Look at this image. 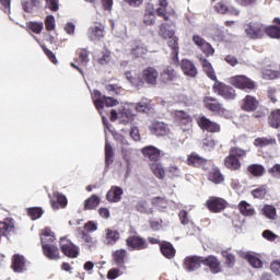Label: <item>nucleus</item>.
<instances>
[{"label": "nucleus", "mask_w": 280, "mask_h": 280, "mask_svg": "<svg viewBox=\"0 0 280 280\" xmlns=\"http://www.w3.org/2000/svg\"><path fill=\"white\" fill-rule=\"evenodd\" d=\"M130 108H136L138 113H145V110L150 108V103L148 100H144L137 104H126L119 113L112 109L110 121H117V119H119L121 124H130V121L135 119V114H132Z\"/></svg>", "instance_id": "nucleus-1"}, {"label": "nucleus", "mask_w": 280, "mask_h": 280, "mask_svg": "<svg viewBox=\"0 0 280 280\" xmlns=\"http://www.w3.org/2000/svg\"><path fill=\"white\" fill-rule=\"evenodd\" d=\"M56 241V235L51 229H45L40 236L42 248L47 259H60V250L56 245H51Z\"/></svg>", "instance_id": "nucleus-2"}, {"label": "nucleus", "mask_w": 280, "mask_h": 280, "mask_svg": "<svg viewBox=\"0 0 280 280\" xmlns=\"http://www.w3.org/2000/svg\"><path fill=\"white\" fill-rule=\"evenodd\" d=\"M244 33L246 38L259 40V38H264V34H266V26L259 22H249L244 25Z\"/></svg>", "instance_id": "nucleus-3"}, {"label": "nucleus", "mask_w": 280, "mask_h": 280, "mask_svg": "<svg viewBox=\"0 0 280 280\" xmlns=\"http://www.w3.org/2000/svg\"><path fill=\"white\" fill-rule=\"evenodd\" d=\"M115 139L116 141L120 142L122 159L126 161V163L130 164V161H132V159L139 154V151L137 149H132L124 136L116 135Z\"/></svg>", "instance_id": "nucleus-4"}, {"label": "nucleus", "mask_w": 280, "mask_h": 280, "mask_svg": "<svg viewBox=\"0 0 280 280\" xmlns=\"http://www.w3.org/2000/svg\"><path fill=\"white\" fill-rule=\"evenodd\" d=\"M206 108L208 110H211L212 113H215L217 115H220L221 117H224L225 119H229L231 117V112H229L226 108L222 107V104L218 102L217 98H213L211 96H207L203 100Z\"/></svg>", "instance_id": "nucleus-5"}, {"label": "nucleus", "mask_w": 280, "mask_h": 280, "mask_svg": "<svg viewBox=\"0 0 280 280\" xmlns=\"http://www.w3.org/2000/svg\"><path fill=\"white\" fill-rule=\"evenodd\" d=\"M230 84L235 86V89H240L241 91H253L255 89V81L250 80L246 75H235L230 78Z\"/></svg>", "instance_id": "nucleus-6"}, {"label": "nucleus", "mask_w": 280, "mask_h": 280, "mask_svg": "<svg viewBox=\"0 0 280 280\" xmlns=\"http://www.w3.org/2000/svg\"><path fill=\"white\" fill-rule=\"evenodd\" d=\"M59 244H60L61 253H63L66 257L75 259V257L80 255V247L72 244L69 238L61 237Z\"/></svg>", "instance_id": "nucleus-7"}, {"label": "nucleus", "mask_w": 280, "mask_h": 280, "mask_svg": "<svg viewBox=\"0 0 280 280\" xmlns=\"http://www.w3.org/2000/svg\"><path fill=\"white\" fill-rule=\"evenodd\" d=\"M214 93H218L223 100H235L237 97V94L235 93V89L231 88V85H226L224 83H220L215 81L214 85Z\"/></svg>", "instance_id": "nucleus-8"}, {"label": "nucleus", "mask_w": 280, "mask_h": 280, "mask_svg": "<svg viewBox=\"0 0 280 280\" xmlns=\"http://www.w3.org/2000/svg\"><path fill=\"white\" fill-rule=\"evenodd\" d=\"M173 115L175 119L179 122L180 128L184 132H189L191 130V116L185 110H174Z\"/></svg>", "instance_id": "nucleus-9"}, {"label": "nucleus", "mask_w": 280, "mask_h": 280, "mask_svg": "<svg viewBox=\"0 0 280 280\" xmlns=\"http://www.w3.org/2000/svg\"><path fill=\"white\" fill-rule=\"evenodd\" d=\"M192 43L197 45L199 49L206 55V56H213L215 54V49L211 47V44H209L205 38L200 37L199 35L192 36Z\"/></svg>", "instance_id": "nucleus-10"}, {"label": "nucleus", "mask_w": 280, "mask_h": 280, "mask_svg": "<svg viewBox=\"0 0 280 280\" xmlns=\"http://www.w3.org/2000/svg\"><path fill=\"white\" fill-rule=\"evenodd\" d=\"M159 80V70L152 67H149L142 72V82L151 86H156V81Z\"/></svg>", "instance_id": "nucleus-11"}, {"label": "nucleus", "mask_w": 280, "mask_h": 280, "mask_svg": "<svg viewBox=\"0 0 280 280\" xmlns=\"http://www.w3.org/2000/svg\"><path fill=\"white\" fill-rule=\"evenodd\" d=\"M149 130L151 135H155V137H166V135L170 132V127L165 125V122L153 121L149 126Z\"/></svg>", "instance_id": "nucleus-12"}, {"label": "nucleus", "mask_w": 280, "mask_h": 280, "mask_svg": "<svg viewBox=\"0 0 280 280\" xmlns=\"http://www.w3.org/2000/svg\"><path fill=\"white\" fill-rule=\"evenodd\" d=\"M198 126L202 128V130H207L208 132H220V125L218 122L209 120V118L205 116H200L197 119Z\"/></svg>", "instance_id": "nucleus-13"}, {"label": "nucleus", "mask_w": 280, "mask_h": 280, "mask_svg": "<svg viewBox=\"0 0 280 280\" xmlns=\"http://www.w3.org/2000/svg\"><path fill=\"white\" fill-rule=\"evenodd\" d=\"M201 264H203V266H208L213 275L222 272V266L220 265V260L215 256H208L206 258H201Z\"/></svg>", "instance_id": "nucleus-14"}, {"label": "nucleus", "mask_w": 280, "mask_h": 280, "mask_svg": "<svg viewBox=\"0 0 280 280\" xmlns=\"http://www.w3.org/2000/svg\"><path fill=\"white\" fill-rule=\"evenodd\" d=\"M104 36V25L102 24H94L89 27L88 30V38L95 43V40H102Z\"/></svg>", "instance_id": "nucleus-15"}, {"label": "nucleus", "mask_w": 280, "mask_h": 280, "mask_svg": "<svg viewBox=\"0 0 280 280\" xmlns=\"http://www.w3.org/2000/svg\"><path fill=\"white\" fill-rule=\"evenodd\" d=\"M208 209L213 213H220L223 209L226 208V201L222 198L211 197L208 202Z\"/></svg>", "instance_id": "nucleus-16"}, {"label": "nucleus", "mask_w": 280, "mask_h": 280, "mask_svg": "<svg viewBox=\"0 0 280 280\" xmlns=\"http://www.w3.org/2000/svg\"><path fill=\"white\" fill-rule=\"evenodd\" d=\"M180 67L184 75H187L188 78H196V75H198V68H196V65L192 63L191 60L183 59Z\"/></svg>", "instance_id": "nucleus-17"}, {"label": "nucleus", "mask_w": 280, "mask_h": 280, "mask_svg": "<svg viewBox=\"0 0 280 280\" xmlns=\"http://www.w3.org/2000/svg\"><path fill=\"white\" fill-rule=\"evenodd\" d=\"M258 107L259 101L250 95H246L241 103L242 110H246V113H253V110H257Z\"/></svg>", "instance_id": "nucleus-18"}, {"label": "nucleus", "mask_w": 280, "mask_h": 280, "mask_svg": "<svg viewBox=\"0 0 280 280\" xmlns=\"http://www.w3.org/2000/svg\"><path fill=\"white\" fill-rule=\"evenodd\" d=\"M178 78V73L172 67H166L160 74V80L163 84H172V82L176 81Z\"/></svg>", "instance_id": "nucleus-19"}, {"label": "nucleus", "mask_w": 280, "mask_h": 280, "mask_svg": "<svg viewBox=\"0 0 280 280\" xmlns=\"http://www.w3.org/2000/svg\"><path fill=\"white\" fill-rule=\"evenodd\" d=\"M200 264H202V258L198 256L186 257L184 260V268L187 272H194V270L200 268Z\"/></svg>", "instance_id": "nucleus-20"}, {"label": "nucleus", "mask_w": 280, "mask_h": 280, "mask_svg": "<svg viewBox=\"0 0 280 280\" xmlns=\"http://www.w3.org/2000/svg\"><path fill=\"white\" fill-rule=\"evenodd\" d=\"M125 75L128 82L132 84V86H136L137 89H142L144 82L143 79H141V77L139 75V72H137V70L127 71Z\"/></svg>", "instance_id": "nucleus-21"}, {"label": "nucleus", "mask_w": 280, "mask_h": 280, "mask_svg": "<svg viewBox=\"0 0 280 280\" xmlns=\"http://www.w3.org/2000/svg\"><path fill=\"white\" fill-rule=\"evenodd\" d=\"M124 196V189L119 186H113L106 194V200L108 202H119Z\"/></svg>", "instance_id": "nucleus-22"}, {"label": "nucleus", "mask_w": 280, "mask_h": 280, "mask_svg": "<svg viewBox=\"0 0 280 280\" xmlns=\"http://www.w3.org/2000/svg\"><path fill=\"white\" fill-rule=\"evenodd\" d=\"M127 246L131 250H143L145 248V241L139 236H129L127 238Z\"/></svg>", "instance_id": "nucleus-23"}, {"label": "nucleus", "mask_w": 280, "mask_h": 280, "mask_svg": "<svg viewBox=\"0 0 280 280\" xmlns=\"http://www.w3.org/2000/svg\"><path fill=\"white\" fill-rule=\"evenodd\" d=\"M214 10L219 14H232L233 16H240V10L234 7H228L226 3L222 1L214 5Z\"/></svg>", "instance_id": "nucleus-24"}, {"label": "nucleus", "mask_w": 280, "mask_h": 280, "mask_svg": "<svg viewBox=\"0 0 280 280\" xmlns=\"http://www.w3.org/2000/svg\"><path fill=\"white\" fill-rule=\"evenodd\" d=\"M118 240H119V232L110 229L105 230L104 244H106V246H115Z\"/></svg>", "instance_id": "nucleus-25"}, {"label": "nucleus", "mask_w": 280, "mask_h": 280, "mask_svg": "<svg viewBox=\"0 0 280 280\" xmlns=\"http://www.w3.org/2000/svg\"><path fill=\"white\" fill-rule=\"evenodd\" d=\"M142 154L150 161H156L158 159H161V151L152 145L143 148Z\"/></svg>", "instance_id": "nucleus-26"}, {"label": "nucleus", "mask_w": 280, "mask_h": 280, "mask_svg": "<svg viewBox=\"0 0 280 280\" xmlns=\"http://www.w3.org/2000/svg\"><path fill=\"white\" fill-rule=\"evenodd\" d=\"M161 253L166 257V259H172L176 255V249L172 245V243L163 242L160 245Z\"/></svg>", "instance_id": "nucleus-27"}, {"label": "nucleus", "mask_w": 280, "mask_h": 280, "mask_svg": "<svg viewBox=\"0 0 280 280\" xmlns=\"http://www.w3.org/2000/svg\"><path fill=\"white\" fill-rule=\"evenodd\" d=\"M12 231H14V220L5 219L3 222H0V233L4 237H8Z\"/></svg>", "instance_id": "nucleus-28"}, {"label": "nucleus", "mask_w": 280, "mask_h": 280, "mask_svg": "<svg viewBox=\"0 0 280 280\" xmlns=\"http://www.w3.org/2000/svg\"><path fill=\"white\" fill-rule=\"evenodd\" d=\"M131 51L137 58H142V56L148 54V48L141 42H133Z\"/></svg>", "instance_id": "nucleus-29"}, {"label": "nucleus", "mask_w": 280, "mask_h": 280, "mask_svg": "<svg viewBox=\"0 0 280 280\" xmlns=\"http://www.w3.org/2000/svg\"><path fill=\"white\" fill-rule=\"evenodd\" d=\"M104 96L102 95V92L94 90L92 93V100L95 104V107L97 108L100 115H102V110H104Z\"/></svg>", "instance_id": "nucleus-30"}, {"label": "nucleus", "mask_w": 280, "mask_h": 280, "mask_svg": "<svg viewBox=\"0 0 280 280\" xmlns=\"http://www.w3.org/2000/svg\"><path fill=\"white\" fill-rule=\"evenodd\" d=\"M167 40H168V47L172 48L173 60H175V62H178V54H179V50H178V37L173 35Z\"/></svg>", "instance_id": "nucleus-31"}, {"label": "nucleus", "mask_w": 280, "mask_h": 280, "mask_svg": "<svg viewBox=\"0 0 280 280\" xmlns=\"http://www.w3.org/2000/svg\"><path fill=\"white\" fill-rule=\"evenodd\" d=\"M12 268L15 272H23L25 270V258L21 255L13 256Z\"/></svg>", "instance_id": "nucleus-32"}, {"label": "nucleus", "mask_w": 280, "mask_h": 280, "mask_svg": "<svg viewBox=\"0 0 280 280\" xmlns=\"http://www.w3.org/2000/svg\"><path fill=\"white\" fill-rule=\"evenodd\" d=\"M188 165H192V167H202L205 163H207V160L205 158H200V155L192 153L188 156L187 160Z\"/></svg>", "instance_id": "nucleus-33"}, {"label": "nucleus", "mask_w": 280, "mask_h": 280, "mask_svg": "<svg viewBox=\"0 0 280 280\" xmlns=\"http://www.w3.org/2000/svg\"><path fill=\"white\" fill-rule=\"evenodd\" d=\"M208 178L211 183H214V185L224 183V175H222L218 168L210 171Z\"/></svg>", "instance_id": "nucleus-34"}, {"label": "nucleus", "mask_w": 280, "mask_h": 280, "mask_svg": "<svg viewBox=\"0 0 280 280\" xmlns=\"http://www.w3.org/2000/svg\"><path fill=\"white\" fill-rule=\"evenodd\" d=\"M82 235V240L84 242V246H86V248H89V250H93V248H95L97 246V240L93 238V236H91V234L86 233V232H81Z\"/></svg>", "instance_id": "nucleus-35"}, {"label": "nucleus", "mask_w": 280, "mask_h": 280, "mask_svg": "<svg viewBox=\"0 0 280 280\" xmlns=\"http://www.w3.org/2000/svg\"><path fill=\"white\" fill-rule=\"evenodd\" d=\"M202 68L208 78H210V80L218 82V77H215V71L213 70V66H211V62H209V60H202Z\"/></svg>", "instance_id": "nucleus-36"}, {"label": "nucleus", "mask_w": 280, "mask_h": 280, "mask_svg": "<svg viewBox=\"0 0 280 280\" xmlns=\"http://www.w3.org/2000/svg\"><path fill=\"white\" fill-rule=\"evenodd\" d=\"M261 213L268 220H277V218H278L277 208H275L273 206H270V205L264 206L261 209Z\"/></svg>", "instance_id": "nucleus-37"}, {"label": "nucleus", "mask_w": 280, "mask_h": 280, "mask_svg": "<svg viewBox=\"0 0 280 280\" xmlns=\"http://www.w3.org/2000/svg\"><path fill=\"white\" fill-rule=\"evenodd\" d=\"M128 255V252L126 249H118L114 252L113 258L116 264V266H124L126 264V256Z\"/></svg>", "instance_id": "nucleus-38"}, {"label": "nucleus", "mask_w": 280, "mask_h": 280, "mask_svg": "<svg viewBox=\"0 0 280 280\" xmlns=\"http://www.w3.org/2000/svg\"><path fill=\"white\" fill-rule=\"evenodd\" d=\"M268 122L271 128H280V109H275L270 113Z\"/></svg>", "instance_id": "nucleus-39"}, {"label": "nucleus", "mask_w": 280, "mask_h": 280, "mask_svg": "<svg viewBox=\"0 0 280 280\" xmlns=\"http://www.w3.org/2000/svg\"><path fill=\"white\" fill-rule=\"evenodd\" d=\"M101 199L97 197V195H92L90 198H88L84 202V209L85 210H93L96 209V207H100Z\"/></svg>", "instance_id": "nucleus-40"}, {"label": "nucleus", "mask_w": 280, "mask_h": 280, "mask_svg": "<svg viewBox=\"0 0 280 280\" xmlns=\"http://www.w3.org/2000/svg\"><path fill=\"white\" fill-rule=\"evenodd\" d=\"M159 35L167 40L168 38H172V36H174V30H172V26L170 24H162L160 26Z\"/></svg>", "instance_id": "nucleus-41"}, {"label": "nucleus", "mask_w": 280, "mask_h": 280, "mask_svg": "<svg viewBox=\"0 0 280 280\" xmlns=\"http://www.w3.org/2000/svg\"><path fill=\"white\" fill-rule=\"evenodd\" d=\"M275 143H277V140L272 138H257L254 141L256 148H266V145H275Z\"/></svg>", "instance_id": "nucleus-42"}, {"label": "nucleus", "mask_w": 280, "mask_h": 280, "mask_svg": "<svg viewBox=\"0 0 280 280\" xmlns=\"http://www.w3.org/2000/svg\"><path fill=\"white\" fill-rule=\"evenodd\" d=\"M241 163L240 160L237 158H234L233 155H229L225 159V166L228 167V170H240L241 167Z\"/></svg>", "instance_id": "nucleus-43"}, {"label": "nucleus", "mask_w": 280, "mask_h": 280, "mask_svg": "<svg viewBox=\"0 0 280 280\" xmlns=\"http://www.w3.org/2000/svg\"><path fill=\"white\" fill-rule=\"evenodd\" d=\"M114 156H115V152L113 151V145H110V142L106 141V143H105V163H106V165H110L113 163Z\"/></svg>", "instance_id": "nucleus-44"}, {"label": "nucleus", "mask_w": 280, "mask_h": 280, "mask_svg": "<svg viewBox=\"0 0 280 280\" xmlns=\"http://www.w3.org/2000/svg\"><path fill=\"white\" fill-rule=\"evenodd\" d=\"M151 171L153 172L154 176H156V178H165V170H163V165H161V163H152Z\"/></svg>", "instance_id": "nucleus-45"}, {"label": "nucleus", "mask_w": 280, "mask_h": 280, "mask_svg": "<svg viewBox=\"0 0 280 280\" xmlns=\"http://www.w3.org/2000/svg\"><path fill=\"white\" fill-rule=\"evenodd\" d=\"M245 259L248 261V264H250V266H253V268H261V266H264L261 259L253 254H246Z\"/></svg>", "instance_id": "nucleus-46"}, {"label": "nucleus", "mask_w": 280, "mask_h": 280, "mask_svg": "<svg viewBox=\"0 0 280 280\" xmlns=\"http://www.w3.org/2000/svg\"><path fill=\"white\" fill-rule=\"evenodd\" d=\"M240 211L243 215H255V209L246 201L240 203Z\"/></svg>", "instance_id": "nucleus-47"}, {"label": "nucleus", "mask_w": 280, "mask_h": 280, "mask_svg": "<svg viewBox=\"0 0 280 280\" xmlns=\"http://www.w3.org/2000/svg\"><path fill=\"white\" fill-rule=\"evenodd\" d=\"M221 255L225 258V264L229 268H233L235 266V255L231 254L229 250H222Z\"/></svg>", "instance_id": "nucleus-48"}, {"label": "nucleus", "mask_w": 280, "mask_h": 280, "mask_svg": "<svg viewBox=\"0 0 280 280\" xmlns=\"http://www.w3.org/2000/svg\"><path fill=\"white\" fill-rule=\"evenodd\" d=\"M39 0L22 1L24 12H34V8H38Z\"/></svg>", "instance_id": "nucleus-49"}, {"label": "nucleus", "mask_w": 280, "mask_h": 280, "mask_svg": "<svg viewBox=\"0 0 280 280\" xmlns=\"http://www.w3.org/2000/svg\"><path fill=\"white\" fill-rule=\"evenodd\" d=\"M265 34L270 36V38H280V27L279 26H265Z\"/></svg>", "instance_id": "nucleus-50"}, {"label": "nucleus", "mask_w": 280, "mask_h": 280, "mask_svg": "<svg viewBox=\"0 0 280 280\" xmlns=\"http://www.w3.org/2000/svg\"><path fill=\"white\" fill-rule=\"evenodd\" d=\"M248 172L252 173L253 176H264L266 170L259 164H254L248 167Z\"/></svg>", "instance_id": "nucleus-51"}, {"label": "nucleus", "mask_w": 280, "mask_h": 280, "mask_svg": "<svg viewBox=\"0 0 280 280\" xmlns=\"http://www.w3.org/2000/svg\"><path fill=\"white\" fill-rule=\"evenodd\" d=\"M27 27L28 30H31V32H34V34H40L45 25L43 24V22H30Z\"/></svg>", "instance_id": "nucleus-52"}, {"label": "nucleus", "mask_w": 280, "mask_h": 280, "mask_svg": "<svg viewBox=\"0 0 280 280\" xmlns=\"http://www.w3.org/2000/svg\"><path fill=\"white\" fill-rule=\"evenodd\" d=\"M152 205L158 207L160 211H163V209H167V200L165 198L155 197L152 199Z\"/></svg>", "instance_id": "nucleus-53"}, {"label": "nucleus", "mask_w": 280, "mask_h": 280, "mask_svg": "<svg viewBox=\"0 0 280 280\" xmlns=\"http://www.w3.org/2000/svg\"><path fill=\"white\" fill-rule=\"evenodd\" d=\"M136 209L137 211H140V213H152V208L148 206L147 201H139Z\"/></svg>", "instance_id": "nucleus-54"}, {"label": "nucleus", "mask_w": 280, "mask_h": 280, "mask_svg": "<svg viewBox=\"0 0 280 280\" xmlns=\"http://www.w3.org/2000/svg\"><path fill=\"white\" fill-rule=\"evenodd\" d=\"M45 26L47 32H52V30H56V18H54V15H48L45 21Z\"/></svg>", "instance_id": "nucleus-55"}, {"label": "nucleus", "mask_w": 280, "mask_h": 280, "mask_svg": "<svg viewBox=\"0 0 280 280\" xmlns=\"http://www.w3.org/2000/svg\"><path fill=\"white\" fill-rule=\"evenodd\" d=\"M105 89L109 95H119L121 93V86L118 84H107Z\"/></svg>", "instance_id": "nucleus-56"}, {"label": "nucleus", "mask_w": 280, "mask_h": 280, "mask_svg": "<svg viewBox=\"0 0 280 280\" xmlns=\"http://www.w3.org/2000/svg\"><path fill=\"white\" fill-rule=\"evenodd\" d=\"M55 200H57L58 205L61 207V209H65L67 207V197L58 191L54 192Z\"/></svg>", "instance_id": "nucleus-57"}, {"label": "nucleus", "mask_w": 280, "mask_h": 280, "mask_svg": "<svg viewBox=\"0 0 280 280\" xmlns=\"http://www.w3.org/2000/svg\"><path fill=\"white\" fill-rule=\"evenodd\" d=\"M28 215L31 217L32 220H38L39 218L43 217V209H40V208H31L28 210Z\"/></svg>", "instance_id": "nucleus-58"}, {"label": "nucleus", "mask_w": 280, "mask_h": 280, "mask_svg": "<svg viewBox=\"0 0 280 280\" xmlns=\"http://www.w3.org/2000/svg\"><path fill=\"white\" fill-rule=\"evenodd\" d=\"M203 150H213L215 148V140L212 138H206L202 141Z\"/></svg>", "instance_id": "nucleus-59"}, {"label": "nucleus", "mask_w": 280, "mask_h": 280, "mask_svg": "<svg viewBox=\"0 0 280 280\" xmlns=\"http://www.w3.org/2000/svg\"><path fill=\"white\" fill-rule=\"evenodd\" d=\"M156 18L152 14V11L144 13L143 23L144 25H154Z\"/></svg>", "instance_id": "nucleus-60"}, {"label": "nucleus", "mask_w": 280, "mask_h": 280, "mask_svg": "<svg viewBox=\"0 0 280 280\" xmlns=\"http://www.w3.org/2000/svg\"><path fill=\"white\" fill-rule=\"evenodd\" d=\"M252 196H254V198H264V196H266V186L254 189Z\"/></svg>", "instance_id": "nucleus-61"}, {"label": "nucleus", "mask_w": 280, "mask_h": 280, "mask_svg": "<svg viewBox=\"0 0 280 280\" xmlns=\"http://www.w3.org/2000/svg\"><path fill=\"white\" fill-rule=\"evenodd\" d=\"M268 172L271 174L273 178L280 179V164H276L268 170Z\"/></svg>", "instance_id": "nucleus-62"}, {"label": "nucleus", "mask_w": 280, "mask_h": 280, "mask_svg": "<svg viewBox=\"0 0 280 280\" xmlns=\"http://www.w3.org/2000/svg\"><path fill=\"white\" fill-rule=\"evenodd\" d=\"M98 62L100 65H108L110 62V52H103L102 56L98 58Z\"/></svg>", "instance_id": "nucleus-63"}, {"label": "nucleus", "mask_w": 280, "mask_h": 280, "mask_svg": "<svg viewBox=\"0 0 280 280\" xmlns=\"http://www.w3.org/2000/svg\"><path fill=\"white\" fill-rule=\"evenodd\" d=\"M270 269L273 275H280V260H273L270 265Z\"/></svg>", "instance_id": "nucleus-64"}]
</instances>
